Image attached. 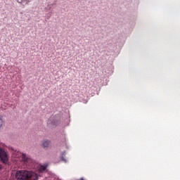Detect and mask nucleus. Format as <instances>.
Segmentation results:
<instances>
[{
    "label": "nucleus",
    "instance_id": "nucleus-2",
    "mask_svg": "<svg viewBox=\"0 0 180 180\" xmlns=\"http://www.w3.org/2000/svg\"><path fill=\"white\" fill-rule=\"evenodd\" d=\"M8 152L4 148L0 147V161L3 164L6 165L8 162Z\"/></svg>",
    "mask_w": 180,
    "mask_h": 180
},
{
    "label": "nucleus",
    "instance_id": "nucleus-4",
    "mask_svg": "<svg viewBox=\"0 0 180 180\" xmlns=\"http://www.w3.org/2000/svg\"><path fill=\"white\" fill-rule=\"evenodd\" d=\"M50 145H51V141H41V147L44 148L45 149H47Z\"/></svg>",
    "mask_w": 180,
    "mask_h": 180
},
{
    "label": "nucleus",
    "instance_id": "nucleus-5",
    "mask_svg": "<svg viewBox=\"0 0 180 180\" xmlns=\"http://www.w3.org/2000/svg\"><path fill=\"white\" fill-rule=\"evenodd\" d=\"M32 0H17V2L18 4H21V5H23V6L26 5H29V3L31 2Z\"/></svg>",
    "mask_w": 180,
    "mask_h": 180
},
{
    "label": "nucleus",
    "instance_id": "nucleus-1",
    "mask_svg": "<svg viewBox=\"0 0 180 180\" xmlns=\"http://www.w3.org/2000/svg\"><path fill=\"white\" fill-rule=\"evenodd\" d=\"M16 180H38L36 172L27 170H18L15 175Z\"/></svg>",
    "mask_w": 180,
    "mask_h": 180
},
{
    "label": "nucleus",
    "instance_id": "nucleus-3",
    "mask_svg": "<svg viewBox=\"0 0 180 180\" xmlns=\"http://www.w3.org/2000/svg\"><path fill=\"white\" fill-rule=\"evenodd\" d=\"M17 153H18V156H17V158L20 157L22 158V160L24 162H27L29 163L30 162V158L27 157V155L24 153H20V152H17Z\"/></svg>",
    "mask_w": 180,
    "mask_h": 180
},
{
    "label": "nucleus",
    "instance_id": "nucleus-8",
    "mask_svg": "<svg viewBox=\"0 0 180 180\" xmlns=\"http://www.w3.org/2000/svg\"><path fill=\"white\" fill-rule=\"evenodd\" d=\"M79 180H84V179H83V178H81V179H79Z\"/></svg>",
    "mask_w": 180,
    "mask_h": 180
},
{
    "label": "nucleus",
    "instance_id": "nucleus-6",
    "mask_svg": "<svg viewBox=\"0 0 180 180\" xmlns=\"http://www.w3.org/2000/svg\"><path fill=\"white\" fill-rule=\"evenodd\" d=\"M46 169H47V166L41 165V167H39V172H43L46 171Z\"/></svg>",
    "mask_w": 180,
    "mask_h": 180
},
{
    "label": "nucleus",
    "instance_id": "nucleus-7",
    "mask_svg": "<svg viewBox=\"0 0 180 180\" xmlns=\"http://www.w3.org/2000/svg\"><path fill=\"white\" fill-rule=\"evenodd\" d=\"M48 8H51V5L48 6Z\"/></svg>",
    "mask_w": 180,
    "mask_h": 180
}]
</instances>
